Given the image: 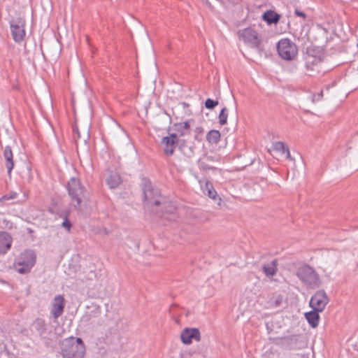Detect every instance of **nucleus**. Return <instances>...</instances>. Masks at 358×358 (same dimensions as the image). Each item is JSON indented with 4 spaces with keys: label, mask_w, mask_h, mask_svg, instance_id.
<instances>
[{
    "label": "nucleus",
    "mask_w": 358,
    "mask_h": 358,
    "mask_svg": "<svg viewBox=\"0 0 358 358\" xmlns=\"http://www.w3.org/2000/svg\"><path fill=\"white\" fill-rule=\"evenodd\" d=\"M66 189L71 199V203L76 210H80L83 201L87 199L88 192L78 178L72 177L66 184Z\"/></svg>",
    "instance_id": "obj_1"
},
{
    "label": "nucleus",
    "mask_w": 358,
    "mask_h": 358,
    "mask_svg": "<svg viewBox=\"0 0 358 358\" xmlns=\"http://www.w3.org/2000/svg\"><path fill=\"white\" fill-rule=\"evenodd\" d=\"M296 275L299 280L309 289H317L322 285L320 275L309 264H304L296 270Z\"/></svg>",
    "instance_id": "obj_2"
},
{
    "label": "nucleus",
    "mask_w": 358,
    "mask_h": 358,
    "mask_svg": "<svg viewBox=\"0 0 358 358\" xmlns=\"http://www.w3.org/2000/svg\"><path fill=\"white\" fill-rule=\"evenodd\" d=\"M237 36L247 46L257 50L259 54L264 51L262 39L258 32L252 27L239 29Z\"/></svg>",
    "instance_id": "obj_3"
},
{
    "label": "nucleus",
    "mask_w": 358,
    "mask_h": 358,
    "mask_svg": "<svg viewBox=\"0 0 358 358\" xmlns=\"http://www.w3.org/2000/svg\"><path fill=\"white\" fill-rule=\"evenodd\" d=\"M36 255L31 250H27L22 252L17 261L14 263V268L19 273H29L36 262Z\"/></svg>",
    "instance_id": "obj_4"
},
{
    "label": "nucleus",
    "mask_w": 358,
    "mask_h": 358,
    "mask_svg": "<svg viewBox=\"0 0 358 358\" xmlns=\"http://www.w3.org/2000/svg\"><path fill=\"white\" fill-rule=\"evenodd\" d=\"M279 56L285 60H293L298 54L297 45L289 38H282L277 43Z\"/></svg>",
    "instance_id": "obj_5"
},
{
    "label": "nucleus",
    "mask_w": 358,
    "mask_h": 358,
    "mask_svg": "<svg viewBox=\"0 0 358 358\" xmlns=\"http://www.w3.org/2000/svg\"><path fill=\"white\" fill-rule=\"evenodd\" d=\"M82 346L73 344V337L65 338L61 343V350L64 358H83L85 350Z\"/></svg>",
    "instance_id": "obj_6"
},
{
    "label": "nucleus",
    "mask_w": 358,
    "mask_h": 358,
    "mask_svg": "<svg viewBox=\"0 0 358 358\" xmlns=\"http://www.w3.org/2000/svg\"><path fill=\"white\" fill-rule=\"evenodd\" d=\"M143 191L144 201L147 206H159L162 203H166V199L161 195L160 191L157 188L153 187L150 182L144 185Z\"/></svg>",
    "instance_id": "obj_7"
},
{
    "label": "nucleus",
    "mask_w": 358,
    "mask_h": 358,
    "mask_svg": "<svg viewBox=\"0 0 358 358\" xmlns=\"http://www.w3.org/2000/svg\"><path fill=\"white\" fill-rule=\"evenodd\" d=\"M10 34L13 41L17 43H21L25 38L26 21L22 17H17L10 21Z\"/></svg>",
    "instance_id": "obj_8"
},
{
    "label": "nucleus",
    "mask_w": 358,
    "mask_h": 358,
    "mask_svg": "<svg viewBox=\"0 0 358 358\" xmlns=\"http://www.w3.org/2000/svg\"><path fill=\"white\" fill-rule=\"evenodd\" d=\"M329 302V298L324 289L317 291L311 297L309 306L316 310L323 311Z\"/></svg>",
    "instance_id": "obj_9"
},
{
    "label": "nucleus",
    "mask_w": 358,
    "mask_h": 358,
    "mask_svg": "<svg viewBox=\"0 0 358 358\" xmlns=\"http://www.w3.org/2000/svg\"><path fill=\"white\" fill-rule=\"evenodd\" d=\"M180 141L177 138L176 134H171L169 136L162 138L161 144L163 146L164 153L166 156H171L174 153L176 146L179 144Z\"/></svg>",
    "instance_id": "obj_10"
},
{
    "label": "nucleus",
    "mask_w": 358,
    "mask_h": 358,
    "mask_svg": "<svg viewBox=\"0 0 358 358\" xmlns=\"http://www.w3.org/2000/svg\"><path fill=\"white\" fill-rule=\"evenodd\" d=\"M180 339L182 343L189 345L192 343V339L196 341H201L200 331L197 328H185L180 334Z\"/></svg>",
    "instance_id": "obj_11"
},
{
    "label": "nucleus",
    "mask_w": 358,
    "mask_h": 358,
    "mask_svg": "<svg viewBox=\"0 0 358 358\" xmlns=\"http://www.w3.org/2000/svg\"><path fill=\"white\" fill-rule=\"evenodd\" d=\"M32 326L34 329L36 330L37 334L44 339H48L51 333V327L47 324L45 322V320L42 318H36Z\"/></svg>",
    "instance_id": "obj_12"
},
{
    "label": "nucleus",
    "mask_w": 358,
    "mask_h": 358,
    "mask_svg": "<svg viewBox=\"0 0 358 358\" xmlns=\"http://www.w3.org/2000/svg\"><path fill=\"white\" fill-rule=\"evenodd\" d=\"M282 345L289 350H299L305 346L304 342L299 335L285 337L282 341Z\"/></svg>",
    "instance_id": "obj_13"
},
{
    "label": "nucleus",
    "mask_w": 358,
    "mask_h": 358,
    "mask_svg": "<svg viewBox=\"0 0 358 358\" xmlns=\"http://www.w3.org/2000/svg\"><path fill=\"white\" fill-rule=\"evenodd\" d=\"M194 122L193 119L187 120L183 122L175 123L173 124L174 130L176 131L177 138L178 136H185L191 133V123Z\"/></svg>",
    "instance_id": "obj_14"
},
{
    "label": "nucleus",
    "mask_w": 358,
    "mask_h": 358,
    "mask_svg": "<svg viewBox=\"0 0 358 358\" xmlns=\"http://www.w3.org/2000/svg\"><path fill=\"white\" fill-rule=\"evenodd\" d=\"M64 299L62 295H57L54 298L51 314L55 319L61 316L64 308Z\"/></svg>",
    "instance_id": "obj_15"
},
{
    "label": "nucleus",
    "mask_w": 358,
    "mask_h": 358,
    "mask_svg": "<svg viewBox=\"0 0 358 358\" xmlns=\"http://www.w3.org/2000/svg\"><path fill=\"white\" fill-rule=\"evenodd\" d=\"M162 205L163 206L162 216L164 219L170 221L176 220L177 217L176 208L170 202H167L166 201L165 204L162 203Z\"/></svg>",
    "instance_id": "obj_16"
},
{
    "label": "nucleus",
    "mask_w": 358,
    "mask_h": 358,
    "mask_svg": "<svg viewBox=\"0 0 358 358\" xmlns=\"http://www.w3.org/2000/svg\"><path fill=\"white\" fill-rule=\"evenodd\" d=\"M106 182L110 189H115L122 182V179L117 172L108 169Z\"/></svg>",
    "instance_id": "obj_17"
},
{
    "label": "nucleus",
    "mask_w": 358,
    "mask_h": 358,
    "mask_svg": "<svg viewBox=\"0 0 358 358\" xmlns=\"http://www.w3.org/2000/svg\"><path fill=\"white\" fill-rule=\"evenodd\" d=\"M12 237L6 231L0 232V255H4L10 248Z\"/></svg>",
    "instance_id": "obj_18"
},
{
    "label": "nucleus",
    "mask_w": 358,
    "mask_h": 358,
    "mask_svg": "<svg viewBox=\"0 0 358 358\" xmlns=\"http://www.w3.org/2000/svg\"><path fill=\"white\" fill-rule=\"evenodd\" d=\"M3 157L5 159V166L8 170V174L10 176L11 171L14 167L13 155L10 146L7 145L3 150Z\"/></svg>",
    "instance_id": "obj_19"
},
{
    "label": "nucleus",
    "mask_w": 358,
    "mask_h": 358,
    "mask_svg": "<svg viewBox=\"0 0 358 358\" xmlns=\"http://www.w3.org/2000/svg\"><path fill=\"white\" fill-rule=\"evenodd\" d=\"M320 310L313 309L311 311L305 313V317L311 327L315 328L318 326Z\"/></svg>",
    "instance_id": "obj_20"
},
{
    "label": "nucleus",
    "mask_w": 358,
    "mask_h": 358,
    "mask_svg": "<svg viewBox=\"0 0 358 358\" xmlns=\"http://www.w3.org/2000/svg\"><path fill=\"white\" fill-rule=\"evenodd\" d=\"M262 19L268 24H275L279 22L280 15L272 10H268L264 13L262 15Z\"/></svg>",
    "instance_id": "obj_21"
},
{
    "label": "nucleus",
    "mask_w": 358,
    "mask_h": 358,
    "mask_svg": "<svg viewBox=\"0 0 358 358\" xmlns=\"http://www.w3.org/2000/svg\"><path fill=\"white\" fill-rule=\"evenodd\" d=\"M306 55L315 58L322 59L324 51L322 47L310 45L306 48Z\"/></svg>",
    "instance_id": "obj_22"
},
{
    "label": "nucleus",
    "mask_w": 358,
    "mask_h": 358,
    "mask_svg": "<svg viewBox=\"0 0 358 358\" xmlns=\"http://www.w3.org/2000/svg\"><path fill=\"white\" fill-rule=\"evenodd\" d=\"M273 150L280 152L282 155H285L287 159L292 160L290 152L287 145L282 142L278 141L273 145Z\"/></svg>",
    "instance_id": "obj_23"
},
{
    "label": "nucleus",
    "mask_w": 358,
    "mask_h": 358,
    "mask_svg": "<svg viewBox=\"0 0 358 358\" xmlns=\"http://www.w3.org/2000/svg\"><path fill=\"white\" fill-rule=\"evenodd\" d=\"M262 269L266 275L273 276L278 271L277 259H273L269 264H264Z\"/></svg>",
    "instance_id": "obj_24"
},
{
    "label": "nucleus",
    "mask_w": 358,
    "mask_h": 358,
    "mask_svg": "<svg viewBox=\"0 0 358 358\" xmlns=\"http://www.w3.org/2000/svg\"><path fill=\"white\" fill-rule=\"evenodd\" d=\"M221 134L217 130H210L206 135V139L210 144H217L220 141Z\"/></svg>",
    "instance_id": "obj_25"
},
{
    "label": "nucleus",
    "mask_w": 358,
    "mask_h": 358,
    "mask_svg": "<svg viewBox=\"0 0 358 358\" xmlns=\"http://www.w3.org/2000/svg\"><path fill=\"white\" fill-rule=\"evenodd\" d=\"M203 192L208 196V197H210L214 200H216V197L217 196V192L214 189L213 185L210 182H209V181L206 182L205 185L203 188Z\"/></svg>",
    "instance_id": "obj_26"
},
{
    "label": "nucleus",
    "mask_w": 358,
    "mask_h": 358,
    "mask_svg": "<svg viewBox=\"0 0 358 358\" xmlns=\"http://www.w3.org/2000/svg\"><path fill=\"white\" fill-rule=\"evenodd\" d=\"M179 149L187 157H192L194 153V147L187 146L184 141H180Z\"/></svg>",
    "instance_id": "obj_27"
},
{
    "label": "nucleus",
    "mask_w": 358,
    "mask_h": 358,
    "mask_svg": "<svg viewBox=\"0 0 358 358\" xmlns=\"http://www.w3.org/2000/svg\"><path fill=\"white\" fill-rule=\"evenodd\" d=\"M305 59H306V68L308 70H313V66L318 64L319 62H320L322 60V59L315 58V57L307 56V55H306Z\"/></svg>",
    "instance_id": "obj_28"
},
{
    "label": "nucleus",
    "mask_w": 358,
    "mask_h": 358,
    "mask_svg": "<svg viewBox=\"0 0 358 358\" xmlns=\"http://www.w3.org/2000/svg\"><path fill=\"white\" fill-rule=\"evenodd\" d=\"M227 117H228V110L226 107H224L222 108L221 111L219 114V123L221 125H224L227 124Z\"/></svg>",
    "instance_id": "obj_29"
},
{
    "label": "nucleus",
    "mask_w": 358,
    "mask_h": 358,
    "mask_svg": "<svg viewBox=\"0 0 358 358\" xmlns=\"http://www.w3.org/2000/svg\"><path fill=\"white\" fill-rule=\"evenodd\" d=\"M68 213L64 212L60 215V217H64V221L62 223V227H64L68 231H70L72 224L68 218Z\"/></svg>",
    "instance_id": "obj_30"
},
{
    "label": "nucleus",
    "mask_w": 358,
    "mask_h": 358,
    "mask_svg": "<svg viewBox=\"0 0 358 358\" xmlns=\"http://www.w3.org/2000/svg\"><path fill=\"white\" fill-rule=\"evenodd\" d=\"M218 104L219 102L217 100H214L210 98H208L205 101V107L209 110H213Z\"/></svg>",
    "instance_id": "obj_31"
},
{
    "label": "nucleus",
    "mask_w": 358,
    "mask_h": 358,
    "mask_svg": "<svg viewBox=\"0 0 358 358\" xmlns=\"http://www.w3.org/2000/svg\"><path fill=\"white\" fill-rule=\"evenodd\" d=\"M199 168L205 171L215 169V167L211 166L204 162H199Z\"/></svg>",
    "instance_id": "obj_32"
},
{
    "label": "nucleus",
    "mask_w": 358,
    "mask_h": 358,
    "mask_svg": "<svg viewBox=\"0 0 358 358\" xmlns=\"http://www.w3.org/2000/svg\"><path fill=\"white\" fill-rule=\"evenodd\" d=\"M17 194L15 192L6 194V195L3 196L0 200L1 201H7V200H10V199H14L17 197Z\"/></svg>",
    "instance_id": "obj_33"
},
{
    "label": "nucleus",
    "mask_w": 358,
    "mask_h": 358,
    "mask_svg": "<svg viewBox=\"0 0 358 358\" xmlns=\"http://www.w3.org/2000/svg\"><path fill=\"white\" fill-rule=\"evenodd\" d=\"M73 344L78 345V347L82 346L81 348L85 350V346L81 338H75L73 337Z\"/></svg>",
    "instance_id": "obj_34"
},
{
    "label": "nucleus",
    "mask_w": 358,
    "mask_h": 358,
    "mask_svg": "<svg viewBox=\"0 0 358 358\" xmlns=\"http://www.w3.org/2000/svg\"><path fill=\"white\" fill-rule=\"evenodd\" d=\"M31 167L28 165L27 166V171H26V176L24 177V179L29 182L32 179V176L31 173Z\"/></svg>",
    "instance_id": "obj_35"
},
{
    "label": "nucleus",
    "mask_w": 358,
    "mask_h": 358,
    "mask_svg": "<svg viewBox=\"0 0 358 358\" xmlns=\"http://www.w3.org/2000/svg\"><path fill=\"white\" fill-rule=\"evenodd\" d=\"M322 94H323V91L322 90L320 93H318L317 94H313V98H312L313 102L317 101L320 100L322 96Z\"/></svg>",
    "instance_id": "obj_36"
},
{
    "label": "nucleus",
    "mask_w": 358,
    "mask_h": 358,
    "mask_svg": "<svg viewBox=\"0 0 358 358\" xmlns=\"http://www.w3.org/2000/svg\"><path fill=\"white\" fill-rule=\"evenodd\" d=\"M294 13L296 15H297L299 17H301L303 18H306V15L305 14V13H303V11H301L298 9H295Z\"/></svg>",
    "instance_id": "obj_37"
},
{
    "label": "nucleus",
    "mask_w": 358,
    "mask_h": 358,
    "mask_svg": "<svg viewBox=\"0 0 358 358\" xmlns=\"http://www.w3.org/2000/svg\"><path fill=\"white\" fill-rule=\"evenodd\" d=\"M80 138V131L76 128L74 129L73 138L76 141L77 139H79Z\"/></svg>",
    "instance_id": "obj_38"
},
{
    "label": "nucleus",
    "mask_w": 358,
    "mask_h": 358,
    "mask_svg": "<svg viewBox=\"0 0 358 358\" xmlns=\"http://www.w3.org/2000/svg\"><path fill=\"white\" fill-rule=\"evenodd\" d=\"M182 104L183 105L184 107H187L189 106V104L185 103V102H182Z\"/></svg>",
    "instance_id": "obj_39"
},
{
    "label": "nucleus",
    "mask_w": 358,
    "mask_h": 358,
    "mask_svg": "<svg viewBox=\"0 0 358 358\" xmlns=\"http://www.w3.org/2000/svg\"><path fill=\"white\" fill-rule=\"evenodd\" d=\"M196 131H199V132H200V131H202V129H201V127H197V128H196Z\"/></svg>",
    "instance_id": "obj_40"
},
{
    "label": "nucleus",
    "mask_w": 358,
    "mask_h": 358,
    "mask_svg": "<svg viewBox=\"0 0 358 358\" xmlns=\"http://www.w3.org/2000/svg\"><path fill=\"white\" fill-rule=\"evenodd\" d=\"M275 304H276V306H278V304H279L278 301H275Z\"/></svg>",
    "instance_id": "obj_41"
},
{
    "label": "nucleus",
    "mask_w": 358,
    "mask_h": 358,
    "mask_svg": "<svg viewBox=\"0 0 358 358\" xmlns=\"http://www.w3.org/2000/svg\"><path fill=\"white\" fill-rule=\"evenodd\" d=\"M357 134H358V132H357Z\"/></svg>",
    "instance_id": "obj_42"
}]
</instances>
